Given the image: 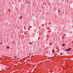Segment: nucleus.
I'll return each instance as SVG.
<instances>
[{"mask_svg":"<svg viewBox=\"0 0 73 73\" xmlns=\"http://www.w3.org/2000/svg\"><path fill=\"white\" fill-rule=\"evenodd\" d=\"M31 53H29V56H31Z\"/></svg>","mask_w":73,"mask_h":73,"instance_id":"7","label":"nucleus"},{"mask_svg":"<svg viewBox=\"0 0 73 73\" xmlns=\"http://www.w3.org/2000/svg\"><path fill=\"white\" fill-rule=\"evenodd\" d=\"M70 50H71V48H70L69 49H66V51H70Z\"/></svg>","mask_w":73,"mask_h":73,"instance_id":"1","label":"nucleus"},{"mask_svg":"<svg viewBox=\"0 0 73 73\" xmlns=\"http://www.w3.org/2000/svg\"><path fill=\"white\" fill-rule=\"evenodd\" d=\"M65 45V44H63L62 45V46H64Z\"/></svg>","mask_w":73,"mask_h":73,"instance_id":"5","label":"nucleus"},{"mask_svg":"<svg viewBox=\"0 0 73 73\" xmlns=\"http://www.w3.org/2000/svg\"><path fill=\"white\" fill-rule=\"evenodd\" d=\"M9 46H8V47H7V49H9Z\"/></svg>","mask_w":73,"mask_h":73,"instance_id":"8","label":"nucleus"},{"mask_svg":"<svg viewBox=\"0 0 73 73\" xmlns=\"http://www.w3.org/2000/svg\"><path fill=\"white\" fill-rule=\"evenodd\" d=\"M62 53H60V55H62Z\"/></svg>","mask_w":73,"mask_h":73,"instance_id":"9","label":"nucleus"},{"mask_svg":"<svg viewBox=\"0 0 73 73\" xmlns=\"http://www.w3.org/2000/svg\"><path fill=\"white\" fill-rule=\"evenodd\" d=\"M15 58H17V56H15Z\"/></svg>","mask_w":73,"mask_h":73,"instance_id":"6","label":"nucleus"},{"mask_svg":"<svg viewBox=\"0 0 73 73\" xmlns=\"http://www.w3.org/2000/svg\"><path fill=\"white\" fill-rule=\"evenodd\" d=\"M52 52H53V53H54V50H52Z\"/></svg>","mask_w":73,"mask_h":73,"instance_id":"4","label":"nucleus"},{"mask_svg":"<svg viewBox=\"0 0 73 73\" xmlns=\"http://www.w3.org/2000/svg\"><path fill=\"white\" fill-rule=\"evenodd\" d=\"M20 19L21 20V19H23V17L21 16L20 17Z\"/></svg>","mask_w":73,"mask_h":73,"instance_id":"2","label":"nucleus"},{"mask_svg":"<svg viewBox=\"0 0 73 73\" xmlns=\"http://www.w3.org/2000/svg\"><path fill=\"white\" fill-rule=\"evenodd\" d=\"M29 44H31L32 45V44H33V43L31 42H29Z\"/></svg>","mask_w":73,"mask_h":73,"instance_id":"3","label":"nucleus"},{"mask_svg":"<svg viewBox=\"0 0 73 73\" xmlns=\"http://www.w3.org/2000/svg\"><path fill=\"white\" fill-rule=\"evenodd\" d=\"M1 43H2L1 42Z\"/></svg>","mask_w":73,"mask_h":73,"instance_id":"10","label":"nucleus"}]
</instances>
